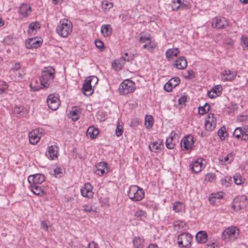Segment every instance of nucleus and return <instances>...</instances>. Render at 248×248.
Instances as JSON below:
<instances>
[{
	"label": "nucleus",
	"instance_id": "nucleus-1",
	"mask_svg": "<svg viewBox=\"0 0 248 248\" xmlns=\"http://www.w3.org/2000/svg\"><path fill=\"white\" fill-rule=\"evenodd\" d=\"M55 77V70L52 66L45 67L41 72L39 79L42 88H48Z\"/></svg>",
	"mask_w": 248,
	"mask_h": 248
},
{
	"label": "nucleus",
	"instance_id": "nucleus-2",
	"mask_svg": "<svg viewBox=\"0 0 248 248\" xmlns=\"http://www.w3.org/2000/svg\"><path fill=\"white\" fill-rule=\"evenodd\" d=\"M72 22L65 18L61 19L56 28L57 33L62 38L68 37L72 32Z\"/></svg>",
	"mask_w": 248,
	"mask_h": 248
},
{
	"label": "nucleus",
	"instance_id": "nucleus-3",
	"mask_svg": "<svg viewBox=\"0 0 248 248\" xmlns=\"http://www.w3.org/2000/svg\"><path fill=\"white\" fill-rule=\"evenodd\" d=\"M144 190L137 186L132 185L130 186L127 191V195L129 198L133 202H139L141 201L144 197Z\"/></svg>",
	"mask_w": 248,
	"mask_h": 248
},
{
	"label": "nucleus",
	"instance_id": "nucleus-4",
	"mask_svg": "<svg viewBox=\"0 0 248 248\" xmlns=\"http://www.w3.org/2000/svg\"><path fill=\"white\" fill-rule=\"evenodd\" d=\"M136 89V84L134 82L129 79L124 80L120 85L119 92L120 94L127 95L133 93Z\"/></svg>",
	"mask_w": 248,
	"mask_h": 248
},
{
	"label": "nucleus",
	"instance_id": "nucleus-5",
	"mask_svg": "<svg viewBox=\"0 0 248 248\" xmlns=\"http://www.w3.org/2000/svg\"><path fill=\"white\" fill-rule=\"evenodd\" d=\"M239 230L235 226L229 227L226 229L222 234V239L226 241L234 240L239 235Z\"/></svg>",
	"mask_w": 248,
	"mask_h": 248
},
{
	"label": "nucleus",
	"instance_id": "nucleus-6",
	"mask_svg": "<svg viewBox=\"0 0 248 248\" xmlns=\"http://www.w3.org/2000/svg\"><path fill=\"white\" fill-rule=\"evenodd\" d=\"M192 240L190 234L186 232L182 233L177 237V244L178 247L181 248H189L191 246Z\"/></svg>",
	"mask_w": 248,
	"mask_h": 248
},
{
	"label": "nucleus",
	"instance_id": "nucleus-7",
	"mask_svg": "<svg viewBox=\"0 0 248 248\" xmlns=\"http://www.w3.org/2000/svg\"><path fill=\"white\" fill-rule=\"evenodd\" d=\"M248 201L245 195L238 196L235 198L232 203V208L236 211L244 209L247 206Z\"/></svg>",
	"mask_w": 248,
	"mask_h": 248
},
{
	"label": "nucleus",
	"instance_id": "nucleus-8",
	"mask_svg": "<svg viewBox=\"0 0 248 248\" xmlns=\"http://www.w3.org/2000/svg\"><path fill=\"white\" fill-rule=\"evenodd\" d=\"M229 24V20L224 17H216L212 20V27L218 30L225 29Z\"/></svg>",
	"mask_w": 248,
	"mask_h": 248
},
{
	"label": "nucleus",
	"instance_id": "nucleus-9",
	"mask_svg": "<svg viewBox=\"0 0 248 248\" xmlns=\"http://www.w3.org/2000/svg\"><path fill=\"white\" fill-rule=\"evenodd\" d=\"M217 125V119L213 113H209L205 121V129L209 131H213Z\"/></svg>",
	"mask_w": 248,
	"mask_h": 248
},
{
	"label": "nucleus",
	"instance_id": "nucleus-10",
	"mask_svg": "<svg viewBox=\"0 0 248 248\" xmlns=\"http://www.w3.org/2000/svg\"><path fill=\"white\" fill-rule=\"evenodd\" d=\"M47 104L51 109L56 110L60 106V101L57 96L53 94H51L47 96Z\"/></svg>",
	"mask_w": 248,
	"mask_h": 248
},
{
	"label": "nucleus",
	"instance_id": "nucleus-11",
	"mask_svg": "<svg viewBox=\"0 0 248 248\" xmlns=\"http://www.w3.org/2000/svg\"><path fill=\"white\" fill-rule=\"evenodd\" d=\"M204 161L202 158H199L192 161L189 165L190 170L195 173L200 172L205 167L203 163Z\"/></svg>",
	"mask_w": 248,
	"mask_h": 248
},
{
	"label": "nucleus",
	"instance_id": "nucleus-12",
	"mask_svg": "<svg viewBox=\"0 0 248 248\" xmlns=\"http://www.w3.org/2000/svg\"><path fill=\"white\" fill-rule=\"evenodd\" d=\"M193 137L190 135L184 137L181 142V147L183 150H191L193 147Z\"/></svg>",
	"mask_w": 248,
	"mask_h": 248
},
{
	"label": "nucleus",
	"instance_id": "nucleus-13",
	"mask_svg": "<svg viewBox=\"0 0 248 248\" xmlns=\"http://www.w3.org/2000/svg\"><path fill=\"white\" fill-rule=\"evenodd\" d=\"M45 180L43 174L37 173L30 175L28 178V182L30 185H40Z\"/></svg>",
	"mask_w": 248,
	"mask_h": 248
},
{
	"label": "nucleus",
	"instance_id": "nucleus-14",
	"mask_svg": "<svg viewBox=\"0 0 248 248\" xmlns=\"http://www.w3.org/2000/svg\"><path fill=\"white\" fill-rule=\"evenodd\" d=\"M236 75L237 72L235 71L225 69L221 73V80L224 82L232 81L235 79Z\"/></svg>",
	"mask_w": 248,
	"mask_h": 248
},
{
	"label": "nucleus",
	"instance_id": "nucleus-15",
	"mask_svg": "<svg viewBox=\"0 0 248 248\" xmlns=\"http://www.w3.org/2000/svg\"><path fill=\"white\" fill-rule=\"evenodd\" d=\"M128 53H124V56H123L120 59L115 60L113 61L112 66L116 70H120L124 66L125 62H129V59L127 58Z\"/></svg>",
	"mask_w": 248,
	"mask_h": 248
},
{
	"label": "nucleus",
	"instance_id": "nucleus-16",
	"mask_svg": "<svg viewBox=\"0 0 248 248\" xmlns=\"http://www.w3.org/2000/svg\"><path fill=\"white\" fill-rule=\"evenodd\" d=\"M42 132L39 129H35L29 134V139L31 144L36 145L40 141Z\"/></svg>",
	"mask_w": 248,
	"mask_h": 248
},
{
	"label": "nucleus",
	"instance_id": "nucleus-17",
	"mask_svg": "<svg viewBox=\"0 0 248 248\" xmlns=\"http://www.w3.org/2000/svg\"><path fill=\"white\" fill-rule=\"evenodd\" d=\"M82 196L89 199L92 198L93 196V186L89 183L85 184L84 186L80 189Z\"/></svg>",
	"mask_w": 248,
	"mask_h": 248
},
{
	"label": "nucleus",
	"instance_id": "nucleus-18",
	"mask_svg": "<svg viewBox=\"0 0 248 248\" xmlns=\"http://www.w3.org/2000/svg\"><path fill=\"white\" fill-rule=\"evenodd\" d=\"M59 148L56 145H51L48 147L46 155L51 160L57 158L58 155Z\"/></svg>",
	"mask_w": 248,
	"mask_h": 248
},
{
	"label": "nucleus",
	"instance_id": "nucleus-19",
	"mask_svg": "<svg viewBox=\"0 0 248 248\" xmlns=\"http://www.w3.org/2000/svg\"><path fill=\"white\" fill-rule=\"evenodd\" d=\"M163 147V141L160 139L154 141L149 145L150 150L155 153L160 152Z\"/></svg>",
	"mask_w": 248,
	"mask_h": 248
},
{
	"label": "nucleus",
	"instance_id": "nucleus-20",
	"mask_svg": "<svg viewBox=\"0 0 248 248\" xmlns=\"http://www.w3.org/2000/svg\"><path fill=\"white\" fill-rule=\"evenodd\" d=\"M180 81V79L178 77L171 78L168 82H167L164 86V90L167 92H170L172 89L178 85Z\"/></svg>",
	"mask_w": 248,
	"mask_h": 248
},
{
	"label": "nucleus",
	"instance_id": "nucleus-21",
	"mask_svg": "<svg viewBox=\"0 0 248 248\" xmlns=\"http://www.w3.org/2000/svg\"><path fill=\"white\" fill-rule=\"evenodd\" d=\"M95 167V172L98 175L101 176L108 172V164L104 162L98 163Z\"/></svg>",
	"mask_w": 248,
	"mask_h": 248
},
{
	"label": "nucleus",
	"instance_id": "nucleus-22",
	"mask_svg": "<svg viewBox=\"0 0 248 248\" xmlns=\"http://www.w3.org/2000/svg\"><path fill=\"white\" fill-rule=\"evenodd\" d=\"M31 11V7L29 4L22 3L19 7V13L23 17L28 16Z\"/></svg>",
	"mask_w": 248,
	"mask_h": 248
},
{
	"label": "nucleus",
	"instance_id": "nucleus-23",
	"mask_svg": "<svg viewBox=\"0 0 248 248\" xmlns=\"http://www.w3.org/2000/svg\"><path fill=\"white\" fill-rule=\"evenodd\" d=\"M222 91V87L221 85H217L214 87L208 92V95L210 98H216L220 95Z\"/></svg>",
	"mask_w": 248,
	"mask_h": 248
},
{
	"label": "nucleus",
	"instance_id": "nucleus-24",
	"mask_svg": "<svg viewBox=\"0 0 248 248\" xmlns=\"http://www.w3.org/2000/svg\"><path fill=\"white\" fill-rule=\"evenodd\" d=\"M174 66L177 69H184L187 66V61L185 57L181 56L179 57L174 63Z\"/></svg>",
	"mask_w": 248,
	"mask_h": 248
},
{
	"label": "nucleus",
	"instance_id": "nucleus-25",
	"mask_svg": "<svg viewBox=\"0 0 248 248\" xmlns=\"http://www.w3.org/2000/svg\"><path fill=\"white\" fill-rule=\"evenodd\" d=\"M180 53L178 48H172L168 49L166 51V56L168 60H172L173 57H176Z\"/></svg>",
	"mask_w": 248,
	"mask_h": 248
},
{
	"label": "nucleus",
	"instance_id": "nucleus-26",
	"mask_svg": "<svg viewBox=\"0 0 248 248\" xmlns=\"http://www.w3.org/2000/svg\"><path fill=\"white\" fill-rule=\"evenodd\" d=\"M196 239L198 243L204 244L207 241V234L205 231H200L196 234Z\"/></svg>",
	"mask_w": 248,
	"mask_h": 248
},
{
	"label": "nucleus",
	"instance_id": "nucleus-27",
	"mask_svg": "<svg viewBox=\"0 0 248 248\" xmlns=\"http://www.w3.org/2000/svg\"><path fill=\"white\" fill-rule=\"evenodd\" d=\"M101 32L104 37H108L112 34V29L109 24L102 25L101 27Z\"/></svg>",
	"mask_w": 248,
	"mask_h": 248
},
{
	"label": "nucleus",
	"instance_id": "nucleus-28",
	"mask_svg": "<svg viewBox=\"0 0 248 248\" xmlns=\"http://www.w3.org/2000/svg\"><path fill=\"white\" fill-rule=\"evenodd\" d=\"M40 28V25L38 22H32L29 25L28 32L31 35H35Z\"/></svg>",
	"mask_w": 248,
	"mask_h": 248
},
{
	"label": "nucleus",
	"instance_id": "nucleus-29",
	"mask_svg": "<svg viewBox=\"0 0 248 248\" xmlns=\"http://www.w3.org/2000/svg\"><path fill=\"white\" fill-rule=\"evenodd\" d=\"M147 213L145 211L138 208L134 211V217L139 220H143L147 217Z\"/></svg>",
	"mask_w": 248,
	"mask_h": 248
},
{
	"label": "nucleus",
	"instance_id": "nucleus-30",
	"mask_svg": "<svg viewBox=\"0 0 248 248\" xmlns=\"http://www.w3.org/2000/svg\"><path fill=\"white\" fill-rule=\"evenodd\" d=\"M30 188L36 195L42 196L45 194L44 190L39 185H30Z\"/></svg>",
	"mask_w": 248,
	"mask_h": 248
},
{
	"label": "nucleus",
	"instance_id": "nucleus-31",
	"mask_svg": "<svg viewBox=\"0 0 248 248\" xmlns=\"http://www.w3.org/2000/svg\"><path fill=\"white\" fill-rule=\"evenodd\" d=\"M234 159V154L230 153L226 156L219 159V163L221 165H227L232 162Z\"/></svg>",
	"mask_w": 248,
	"mask_h": 248
},
{
	"label": "nucleus",
	"instance_id": "nucleus-32",
	"mask_svg": "<svg viewBox=\"0 0 248 248\" xmlns=\"http://www.w3.org/2000/svg\"><path fill=\"white\" fill-rule=\"evenodd\" d=\"M98 134V129L93 126H90L86 132L87 136L93 139H95Z\"/></svg>",
	"mask_w": 248,
	"mask_h": 248
},
{
	"label": "nucleus",
	"instance_id": "nucleus-33",
	"mask_svg": "<svg viewBox=\"0 0 248 248\" xmlns=\"http://www.w3.org/2000/svg\"><path fill=\"white\" fill-rule=\"evenodd\" d=\"M80 113V109L77 106L73 107L70 113L72 120L73 121H77L79 118Z\"/></svg>",
	"mask_w": 248,
	"mask_h": 248
},
{
	"label": "nucleus",
	"instance_id": "nucleus-34",
	"mask_svg": "<svg viewBox=\"0 0 248 248\" xmlns=\"http://www.w3.org/2000/svg\"><path fill=\"white\" fill-rule=\"evenodd\" d=\"M156 46V43L151 38L148 42H147L143 45V48L147 49L149 51L152 52Z\"/></svg>",
	"mask_w": 248,
	"mask_h": 248
},
{
	"label": "nucleus",
	"instance_id": "nucleus-35",
	"mask_svg": "<svg viewBox=\"0 0 248 248\" xmlns=\"http://www.w3.org/2000/svg\"><path fill=\"white\" fill-rule=\"evenodd\" d=\"M10 73L12 76L14 77L15 80L16 81H21L23 79L25 75L24 72L21 71H17Z\"/></svg>",
	"mask_w": 248,
	"mask_h": 248
},
{
	"label": "nucleus",
	"instance_id": "nucleus-36",
	"mask_svg": "<svg viewBox=\"0 0 248 248\" xmlns=\"http://www.w3.org/2000/svg\"><path fill=\"white\" fill-rule=\"evenodd\" d=\"M133 245L136 248H142L144 246V240L139 237H135L133 240Z\"/></svg>",
	"mask_w": 248,
	"mask_h": 248
},
{
	"label": "nucleus",
	"instance_id": "nucleus-37",
	"mask_svg": "<svg viewBox=\"0 0 248 248\" xmlns=\"http://www.w3.org/2000/svg\"><path fill=\"white\" fill-rule=\"evenodd\" d=\"M82 91L85 95L90 96L93 93V87H92V85L83 84L82 88Z\"/></svg>",
	"mask_w": 248,
	"mask_h": 248
},
{
	"label": "nucleus",
	"instance_id": "nucleus-38",
	"mask_svg": "<svg viewBox=\"0 0 248 248\" xmlns=\"http://www.w3.org/2000/svg\"><path fill=\"white\" fill-rule=\"evenodd\" d=\"M185 208V205L183 202H176L173 204V209L176 212H180Z\"/></svg>",
	"mask_w": 248,
	"mask_h": 248
},
{
	"label": "nucleus",
	"instance_id": "nucleus-39",
	"mask_svg": "<svg viewBox=\"0 0 248 248\" xmlns=\"http://www.w3.org/2000/svg\"><path fill=\"white\" fill-rule=\"evenodd\" d=\"M28 44L29 46H27L28 48H37L40 46L41 42L40 41L36 40L35 39L31 38L29 39Z\"/></svg>",
	"mask_w": 248,
	"mask_h": 248
},
{
	"label": "nucleus",
	"instance_id": "nucleus-40",
	"mask_svg": "<svg viewBox=\"0 0 248 248\" xmlns=\"http://www.w3.org/2000/svg\"><path fill=\"white\" fill-rule=\"evenodd\" d=\"M232 182V178L228 176H225L220 181L221 185L226 187L230 186Z\"/></svg>",
	"mask_w": 248,
	"mask_h": 248
},
{
	"label": "nucleus",
	"instance_id": "nucleus-41",
	"mask_svg": "<svg viewBox=\"0 0 248 248\" xmlns=\"http://www.w3.org/2000/svg\"><path fill=\"white\" fill-rule=\"evenodd\" d=\"M82 208L83 210L86 213H93L97 212L96 208H94L91 203L84 205Z\"/></svg>",
	"mask_w": 248,
	"mask_h": 248
},
{
	"label": "nucleus",
	"instance_id": "nucleus-42",
	"mask_svg": "<svg viewBox=\"0 0 248 248\" xmlns=\"http://www.w3.org/2000/svg\"><path fill=\"white\" fill-rule=\"evenodd\" d=\"M153 118L151 115H147L145 118L144 124L147 128H151L153 125Z\"/></svg>",
	"mask_w": 248,
	"mask_h": 248
},
{
	"label": "nucleus",
	"instance_id": "nucleus-43",
	"mask_svg": "<svg viewBox=\"0 0 248 248\" xmlns=\"http://www.w3.org/2000/svg\"><path fill=\"white\" fill-rule=\"evenodd\" d=\"M13 112L15 114H20L23 113V114L28 113V110L22 106H16L13 109Z\"/></svg>",
	"mask_w": 248,
	"mask_h": 248
},
{
	"label": "nucleus",
	"instance_id": "nucleus-44",
	"mask_svg": "<svg viewBox=\"0 0 248 248\" xmlns=\"http://www.w3.org/2000/svg\"><path fill=\"white\" fill-rule=\"evenodd\" d=\"M180 3L181 10L188 9L190 8V4L189 1L186 0H178Z\"/></svg>",
	"mask_w": 248,
	"mask_h": 248
},
{
	"label": "nucleus",
	"instance_id": "nucleus-45",
	"mask_svg": "<svg viewBox=\"0 0 248 248\" xmlns=\"http://www.w3.org/2000/svg\"><path fill=\"white\" fill-rule=\"evenodd\" d=\"M243 130H244V127H238L236 128L233 132V137L237 139H240L243 132Z\"/></svg>",
	"mask_w": 248,
	"mask_h": 248
},
{
	"label": "nucleus",
	"instance_id": "nucleus-46",
	"mask_svg": "<svg viewBox=\"0 0 248 248\" xmlns=\"http://www.w3.org/2000/svg\"><path fill=\"white\" fill-rule=\"evenodd\" d=\"M124 132V128L123 123L118 122L116 128L115 130V134L117 137H119L122 135Z\"/></svg>",
	"mask_w": 248,
	"mask_h": 248
},
{
	"label": "nucleus",
	"instance_id": "nucleus-47",
	"mask_svg": "<svg viewBox=\"0 0 248 248\" xmlns=\"http://www.w3.org/2000/svg\"><path fill=\"white\" fill-rule=\"evenodd\" d=\"M240 45L243 49L248 50V38L245 35H242L240 39Z\"/></svg>",
	"mask_w": 248,
	"mask_h": 248
},
{
	"label": "nucleus",
	"instance_id": "nucleus-48",
	"mask_svg": "<svg viewBox=\"0 0 248 248\" xmlns=\"http://www.w3.org/2000/svg\"><path fill=\"white\" fill-rule=\"evenodd\" d=\"M210 105L208 103H205L202 107H199V113L203 115L207 113L210 109Z\"/></svg>",
	"mask_w": 248,
	"mask_h": 248
},
{
	"label": "nucleus",
	"instance_id": "nucleus-49",
	"mask_svg": "<svg viewBox=\"0 0 248 248\" xmlns=\"http://www.w3.org/2000/svg\"><path fill=\"white\" fill-rule=\"evenodd\" d=\"M185 225L186 224L184 222L180 220L176 221L173 223L174 228L175 230L177 231H179L180 229L183 228Z\"/></svg>",
	"mask_w": 248,
	"mask_h": 248
},
{
	"label": "nucleus",
	"instance_id": "nucleus-50",
	"mask_svg": "<svg viewBox=\"0 0 248 248\" xmlns=\"http://www.w3.org/2000/svg\"><path fill=\"white\" fill-rule=\"evenodd\" d=\"M38 84V82L37 80L35 81H31L30 84V87L31 89V90L32 91H38L40 90L42 87H40L39 85H36V84Z\"/></svg>",
	"mask_w": 248,
	"mask_h": 248
},
{
	"label": "nucleus",
	"instance_id": "nucleus-51",
	"mask_svg": "<svg viewBox=\"0 0 248 248\" xmlns=\"http://www.w3.org/2000/svg\"><path fill=\"white\" fill-rule=\"evenodd\" d=\"M176 141L171 139H166V147L170 149H172L175 147Z\"/></svg>",
	"mask_w": 248,
	"mask_h": 248
},
{
	"label": "nucleus",
	"instance_id": "nucleus-52",
	"mask_svg": "<svg viewBox=\"0 0 248 248\" xmlns=\"http://www.w3.org/2000/svg\"><path fill=\"white\" fill-rule=\"evenodd\" d=\"M226 133V128L224 126H222L217 131V135L220 137V139L222 140H224L225 139Z\"/></svg>",
	"mask_w": 248,
	"mask_h": 248
},
{
	"label": "nucleus",
	"instance_id": "nucleus-53",
	"mask_svg": "<svg viewBox=\"0 0 248 248\" xmlns=\"http://www.w3.org/2000/svg\"><path fill=\"white\" fill-rule=\"evenodd\" d=\"M216 179V175L213 173H207L205 178V181L209 182H214L215 181Z\"/></svg>",
	"mask_w": 248,
	"mask_h": 248
},
{
	"label": "nucleus",
	"instance_id": "nucleus-54",
	"mask_svg": "<svg viewBox=\"0 0 248 248\" xmlns=\"http://www.w3.org/2000/svg\"><path fill=\"white\" fill-rule=\"evenodd\" d=\"M50 222L48 220H43L41 222V228L46 232H48Z\"/></svg>",
	"mask_w": 248,
	"mask_h": 248
},
{
	"label": "nucleus",
	"instance_id": "nucleus-55",
	"mask_svg": "<svg viewBox=\"0 0 248 248\" xmlns=\"http://www.w3.org/2000/svg\"><path fill=\"white\" fill-rule=\"evenodd\" d=\"M241 140L244 141L248 140V127H244V130L241 137Z\"/></svg>",
	"mask_w": 248,
	"mask_h": 248
},
{
	"label": "nucleus",
	"instance_id": "nucleus-56",
	"mask_svg": "<svg viewBox=\"0 0 248 248\" xmlns=\"http://www.w3.org/2000/svg\"><path fill=\"white\" fill-rule=\"evenodd\" d=\"M102 6L103 9L108 10L113 7V3L105 0L102 2Z\"/></svg>",
	"mask_w": 248,
	"mask_h": 248
},
{
	"label": "nucleus",
	"instance_id": "nucleus-57",
	"mask_svg": "<svg viewBox=\"0 0 248 248\" xmlns=\"http://www.w3.org/2000/svg\"><path fill=\"white\" fill-rule=\"evenodd\" d=\"M234 182L237 185H241L242 183L241 175L239 174L236 173L233 176Z\"/></svg>",
	"mask_w": 248,
	"mask_h": 248
},
{
	"label": "nucleus",
	"instance_id": "nucleus-58",
	"mask_svg": "<svg viewBox=\"0 0 248 248\" xmlns=\"http://www.w3.org/2000/svg\"><path fill=\"white\" fill-rule=\"evenodd\" d=\"M151 38L152 37L150 35H148V36H141L140 37L139 42L145 44L146 42H148Z\"/></svg>",
	"mask_w": 248,
	"mask_h": 248
},
{
	"label": "nucleus",
	"instance_id": "nucleus-59",
	"mask_svg": "<svg viewBox=\"0 0 248 248\" xmlns=\"http://www.w3.org/2000/svg\"><path fill=\"white\" fill-rule=\"evenodd\" d=\"M95 46L98 48L101 51L103 50L104 49V43L100 40H96L95 41Z\"/></svg>",
	"mask_w": 248,
	"mask_h": 248
},
{
	"label": "nucleus",
	"instance_id": "nucleus-60",
	"mask_svg": "<svg viewBox=\"0 0 248 248\" xmlns=\"http://www.w3.org/2000/svg\"><path fill=\"white\" fill-rule=\"evenodd\" d=\"M107 118V116L105 112L102 111L98 112L97 115V119L99 120L100 121H104Z\"/></svg>",
	"mask_w": 248,
	"mask_h": 248
},
{
	"label": "nucleus",
	"instance_id": "nucleus-61",
	"mask_svg": "<svg viewBox=\"0 0 248 248\" xmlns=\"http://www.w3.org/2000/svg\"><path fill=\"white\" fill-rule=\"evenodd\" d=\"M171 8L173 11H177L180 9V3L178 0H177L176 1H173V3L171 5Z\"/></svg>",
	"mask_w": 248,
	"mask_h": 248
},
{
	"label": "nucleus",
	"instance_id": "nucleus-62",
	"mask_svg": "<svg viewBox=\"0 0 248 248\" xmlns=\"http://www.w3.org/2000/svg\"><path fill=\"white\" fill-rule=\"evenodd\" d=\"M20 69V64L19 62H16L13 65V67L10 69V73L19 71Z\"/></svg>",
	"mask_w": 248,
	"mask_h": 248
},
{
	"label": "nucleus",
	"instance_id": "nucleus-63",
	"mask_svg": "<svg viewBox=\"0 0 248 248\" xmlns=\"http://www.w3.org/2000/svg\"><path fill=\"white\" fill-rule=\"evenodd\" d=\"M210 196L213 197L217 200H219L223 198V193L221 192H218L217 193H213L210 195Z\"/></svg>",
	"mask_w": 248,
	"mask_h": 248
},
{
	"label": "nucleus",
	"instance_id": "nucleus-64",
	"mask_svg": "<svg viewBox=\"0 0 248 248\" xmlns=\"http://www.w3.org/2000/svg\"><path fill=\"white\" fill-rule=\"evenodd\" d=\"M194 72L192 70H188L186 72V74L185 76V78L187 79H190L194 77Z\"/></svg>",
	"mask_w": 248,
	"mask_h": 248
}]
</instances>
